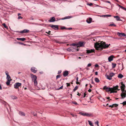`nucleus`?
Returning a JSON list of instances; mask_svg holds the SVG:
<instances>
[{"mask_svg": "<svg viewBox=\"0 0 126 126\" xmlns=\"http://www.w3.org/2000/svg\"><path fill=\"white\" fill-rule=\"evenodd\" d=\"M105 2H107V3H110V1H107V0L106 1H105Z\"/></svg>", "mask_w": 126, "mask_h": 126, "instance_id": "55", "label": "nucleus"}, {"mask_svg": "<svg viewBox=\"0 0 126 126\" xmlns=\"http://www.w3.org/2000/svg\"><path fill=\"white\" fill-rule=\"evenodd\" d=\"M17 43H18L20 45H23L24 46H25L26 45L25 44L21 42H17Z\"/></svg>", "mask_w": 126, "mask_h": 126, "instance_id": "37", "label": "nucleus"}, {"mask_svg": "<svg viewBox=\"0 0 126 126\" xmlns=\"http://www.w3.org/2000/svg\"><path fill=\"white\" fill-rule=\"evenodd\" d=\"M61 71H58V74H59L60 73H61Z\"/></svg>", "mask_w": 126, "mask_h": 126, "instance_id": "58", "label": "nucleus"}, {"mask_svg": "<svg viewBox=\"0 0 126 126\" xmlns=\"http://www.w3.org/2000/svg\"><path fill=\"white\" fill-rule=\"evenodd\" d=\"M118 85L114 86L113 88L107 87L106 86H105L103 87V89L105 90L107 92H110V93H116L117 91L116 90L118 89Z\"/></svg>", "mask_w": 126, "mask_h": 126, "instance_id": "2", "label": "nucleus"}, {"mask_svg": "<svg viewBox=\"0 0 126 126\" xmlns=\"http://www.w3.org/2000/svg\"><path fill=\"white\" fill-rule=\"evenodd\" d=\"M92 19L91 18H89L86 21L88 23H90L91 22Z\"/></svg>", "mask_w": 126, "mask_h": 126, "instance_id": "21", "label": "nucleus"}, {"mask_svg": "<svg viewBox=\"0 0 126 126\" xmlns=\"http://www.w3.org/2000/svg\"><path fill=\"white\" fill-rule=\"evenodd\" d=\"M78 88V86H76L75 88L73 89V91L74 92H75L76 90H77Z\"/></svg>", "mask_w": 126, "mask_h": 126, "instance_id": "29", "label": "nucleus"}, {"mask_svg": "<svg viewBox=\"0 0 126 126\" xmlns=\"http://www.w3.org/2000/svg\"><path fill=\"white\" fill-rule=\"evenodd\" d=\"M29 31V30L27 29H24L22 31H21L20 32L21 33H27Z\"/></svg>", "mask_w": 126, "mask_h": 126, "instance_id": "10", "label": "nucleus"}, {"mask_svg": "<svg viewBox=\"0 0 126 126\" xmlns=\"http://www.w3.org/2000/svg\"><path fill=\"white\" fill-rule=\"evenodd\" d=\"M68 74L69 73L68 71L66 70L64 72L63 75L64 77H65L68 76Z\"/></svg>", "mask_w": 126, "mask_h": 126, "instance_id": "9", "label": "nucleus"}, {"mask_svg": "<svg viewBox=\"0 0 126 126\" xmlns=\"http://www.w3.org/2000/svg\"><path fill=\"white\" fill-rule=\"evenodd\" d=\"M95 67H97L99 66V65L97 64H96L95 65Z\"/></svg>", "mask_w": 126, "mask_h": 126, "instance_id": "51", "label": "nucleus"}, {"mask_svg": "<svg viewBox=\"0 0 126 126\" xmlns=\"http://www.w3.org/2000/svg\"><path fill=\"white\" fill-rule=\"evenodd\" d=\"M74 48L73 47H71L68 48L67 50L69 51H74Z\"/></svg>", "mask_w": 126, "mask_h": 126, "instance_id": "11", "label": "nucleus"}, {"mask_svg": "<svg viewBox=\"0 0 126 126\" xmlns=\"http://www.w3.org/2000/svg\"><path fill=\"white\" fill-rule=\"evenodd\" d=\"M87 53H90L92 52H94V49H92L91 50H86Z\"/></svg>", "mask_w": 126, "mask_h": 126, "instance_id": "12", "label": "nucleus"}, {"mask_svg": "<svg viewBox=\"0 0 126 126\" xmlns=\"http://www.w3.org/2000/svg\"><path fill=\"white\" fill-rule=\"evenodd\" d=\"M22 17H21V16H18V19H22Z\"/></svg>", "mask_w": 126, "mask_h": 126, "instance_id": "47", "label": "nucleus"}, {"mask_svg": "<svg viewBox=\"0 0 126 126\" xmlns=\"http://www.w3.org/2000/svg\"><path fill=\"white\" fill-rule=\"evenodd\" d=\"M31 70L34 73H36L37 71V69L34 67H32L31 68Z\"/></svg>", "mask_w": 126, "mask_h": 126, "instance_id": "8", "label": "nucleus"}, {"mask_svg": "<svg viewBox=\"0 0 126 126\" xmlns=\"http://www.w3.org/2000/svg\"><path fill=\"white\" fill-rule=\"evenodd\" d=\"M21 83L17 82L16 83V89L18 88L19 87H21Z\"/></svg>", "mask_w": 126, "mask_h": 126, "instance_id": "16", "label": "nucleus"}, {"mask_svg": "<svg viewBox=\"0 0 126 126\" xmlns=\"http://www.w3.org/2000/svg\"><path fill=\"white\" fill-rule=\"evenodd\" d=\"M18 113L19 115L21 116H25V115L24 112L22 111H19Z\"/></svg>", "mask_w": 126, "mask_h": 126, "instance_id": "19", "label": "nucleus"}, {"mask_svg": "<svg viewBox=\"0 0 126 126\" xmlns=\"http://www.w3.org/2000/svg\"><path fill=\"white\" fill-rule=\"evenodd\" d=\"M91 65V63H89L87 65V66L88 67H89Z\"/></svg>", "mask_w": 126, "mask_h": 126, "instance_id": "50", "label": "nucleus"}, {"mask_svg": "<svg viewBox=\"0 0 126 126\" xmlns=\"http://www.w3.org/2000/svg\"><path fill=\"white\" fill-rule=\"evenodd\" d=\"M115 74L113 73H110L109 74V75L110 76V77L112 78V77L114 76L115 75Z\"/></svg>", "mask_w": 126, "mask_h": 126, "instance_id": "24", "label": "nucleus"}, {"mask_svg": "<svg viewBox=\"0 0 126 126\" xmlns=\"http://www.w3.org/2000/svg\"><path fill=\"white\" fill-rule=\"evenodd\" d=\"M79 114L83 116H85L88 117L92 116V114L91 113H82L81 112H79Z\"/></svg>", "mask_w": 126, "mask_h": 126, "instance_id": "4", "label": "nucleus"}, {"mask_svg": "<svg viewBox=\"0 0 126 126\" xmlns=\"http://www.w3.org/2000/svg\"><path fill=\"white\" fill-rule=\"evenodd\" d=\"M30 76L32 78V81H33L36 80L37 77L36 76L33 75L32 74H31Z\"/></svg>", "mask_w": 126, "mask_h": 126, "instance_id": "6", "label": "nucleus"}, {"mask_svg": "<svg viewBox=\"0 0 126 126\" xmlns=\"http://www.w3.org/2000/svg\"><path fill=\"white\" fill-rule=\"evenodd\" d=\"M83 42H79L78 44V46H77V47L78 48V47H80L83 46Z\"/></svg>", "mask_w": 126, "mask_h": 126, "instance_id": "17", "label": "nucleus"}, {"mask_svg": "<svg viewBox=\"0 0 126 126\" xmlns=\"http://www.w3.org/2000/svg\"><path fill=\"white\" fill-rule=\"evenodd\" d=\"M61 77V76L60 75H57L56 76V79H57L58 78H60Z\"/></svg>", "mask_w": 126, "mask_h": 126, "instance_id": "39", "label": "nucleus"}, {"mask_svg": "<svg viewBox=\"0 0 126 126\" xmlns=\"http://www.w3.org/2000/svg\"><path fill=\"white\" fill-rule=\"evenodd\" d=\"M11 81V80H7V82H6V85L8 86L10 84V81Z\"/></svg>", "mask_w": 126, "mask_h": 126, "instance_id": "30", "label": "nucleus"}, {"mask_svg": "<svg viewBox=\"0 0 126 126\" xmlns=\"http://www.w3.org/2000/svg\"><path fill=\"white\" fill-rule=\"evenodd\" d=\"M87 5H89L90 6H91L93 5V4L92 3H91L90 4L89 3H87Z\"/></svg>", "mask_w": 126, "mask_h": 126, "instance_id": "41", "label": "nucleus"}, {"mask_svg": "<svg viewBox=\"0 0 126 126\" xmlns=\"http://www.w3.org/2000/svg\"><path fill=\"white\" fill-rule=\"evenodd\" d=\"M95 80L96 82L97 83L99 82L100 81L99 79L97 78H95Z\"/></svg>", "mask_w": 126, "mask_h": 126, "instance_id": "26", "label": "nucleus"}, {"mask_svg": "<svg viewBox=\"0 0 126 126\" xmlns=\"http://www.w3.org/2000/svg\"><path fill=\"white\" fill-rule=\"evenodd\" d=\"M106 77H107V78L109 79V80H111L112 79V78L110 77V76L109 75H107L106 76Z\"/></svg>", "mask_w": 126, "mask_h": 126, "instance_id": "27", "label": "nucleus"}, {"mask_svg": "<svg viewBox=\"0 0 126 126\" xmlns=\"http://www.w3.org/2000/svg\"><path fill=\"white\" fill-rule=\"evenodd\" d=\"M104 16H107V17H110L111 16L110 15H104Z\"/></svg>", "mask_w": 126, "mask_h": 126, "instance_id": "43", "label": "nucleus"}, {"mask_svg": "<svg viewBox=\"0 0 126 126\" xmlns=\"http://www.w3.org/2000/svg\"><path fill=\"white\" fill-rule=\"evenodd\" d=\"M11 98L13 99H15L16 98V97L15 96H14L12 95V96H11Z\"/></svg>", "mask_w": 126, "mask_h": 126, "instance_id": "42", "label": "nucleus"}, {"mask_svg": "<svg viewBox=\"0 0 126 126\" xmlns=\"http://www.w3.org/2000/svg\"><path fill=\"white\" fill-rule=\"evenodd\" d=\"M71 45H72V46H76V45L75 44H73Z\"/></svg>", "mask_w": 126, "mask_h": 126, "instance_id": "57", "label": "nucleus"}, {"mask_svg": "<svg viewBox=\"0 0 126 126\" xmlns=\"http://www.w3.org/2000/svg\"><path fill=\"white\" fill-rule=\"evenodd\" d=\"M75 49L77 51H78L79 50V49L78 48Z\"/></svg>", "mask_w": 126, "mask_h": 126, "instance_id": "64", "label": "nucleus"}, {"mask_svg": "<svg viewBox=\"0 0 126 126\" xmlns=\"http://www.w3.org/2000/svg\"><path fill=\"white\" fill-rule=\"evenodd\" d=\"M68 29V30H71L72 29V28H67V29Z\"/></svg>", "mask_w": 126, "mask_h": 126, "instance_id": "62", "label": "nucleus"}, {"mask_svg": "<svg viewBox=\"0 0 126 126\" xmlns=\"http://www.w3.org/2000/svg\"><path fill=\"white\" fill-rule=\"evenodd\" d=\"M88 91L89 92H91L92 91V90L91 89H89L88 90Z\"/></svg>", "mask_w": 126, "mask_h": 126, "instance_id": "54", "label": "nucleus"}, {"mask_svg": "<svg viewBox=\"0 0 126 126\" xmlns=\"http://www.w3.org/2000/svg\"><path fill=\"white\" fill-rule=\"evenodd\" d=\"M118 77L120 79H121L123 77V76L122 74H120L118 75Z\"/></svg>", "mask_w": 126, "mask_h": 126, "instance_id": "23", "label": "nucleus"}, {"mask_svg": "<svg viewBox=\"0 0 126 126\" xmlns=\"http://www.w3.org/2000/svg\"><path fill=\"white\" fill-rule=\"evenodd\" d=\"M121 104H123L124 106L126 105V103H122Z\"/></svg>", "mask_w": 126, "mask_h": 126, "instance_id": "56", "label": "nucleus"}, {"mask_svg": "<svg viewBox=\"0 0 126 126\" xmlns=\"http://www.w3.org/2000/svg\"><path fill=\"white\" fill-rule=\"evenodd\" d=\"M70 114L73 117H74L75 116V115L73 114H72V113H71Z\"/></svg>", "mask_w": 126, "mask_h": 126, "instance_id": "59", "label": "nucleus"}, {"mask_svg": "<svg viewBox=\"0 0 126 126\" xmlns=\"http://www.w3.org/2000/svg\"><path fill=\"white\" fill-rule=\"evenodd\" d=\"M117 5L119 7H120L122 9H124V10H125V8L123 7L122 6H121V5H119L118 4H117Z\"/></svg>", "mask_w": 126, "mask_h": 126, "instance_id": "32", "label": "nucleus"}, {"mask_svg": "<svg viewBox=\"0 0 126 126\" xmlns=\"http://www.w3.org/2000/svg\"><path fill=\"white\" fill-rule=\"evenodd\" d=\"M98 123L99 122L98 121H97L96 122H95V124H96L97 126H99Z\"/></svg>", "mask_w": 126, "mask_h": 126, "instance_id": "36", "label": "nucleus"}, {"mask_svg": "<svg viewBox=\"0 0 126 126\" xmlns=\"http://www.w3.org/2000/svg\"><path fill=\"white\" fill-rule=\"evenodd\" d=\"M55 41V42L56 43H59L60 44H64V43H65L64 42L60 41H58L57 40H56Z\"/></svg>", "mask_w": 126, "mask_h": 126, "instance_id": "20", "label": "nucleus"}, {"mask_svg": "<svg viewBox=\"0 0 126 126\" xmlns=\"http://www.w3.org/2000/svg\"><path fill=\"white\" fill-rule=\"evenodd\" d=\"M63 87V86L62 85L58 89H57V90H60L61 89H62Z\"/></svg>", "mask_w": 126, "mask_h": 126, "instance_id": "40", "label": "nucleus"}, {"mask_svg": "<svg viewBox=\"0 0 126 126\" xmlns=\"http://www.w3.org/2000/svg\"><path fill=\"white\" fill-rule=\"evenodd\" d=\"M86 95V94L85 93H84V95L83 97H84Z\"/></svg>", "mask_w": 126, "mask_h": 126, "instance_id": "63", "label": "nucleus"}, {"mask_svg": "<svg viewBox=\"0 0 126 126\" xmlns=\"http://www.w3.org/2000/svg\"><path fill=\"white\" fill-rule=\"evenodd\" d=\"M113 55L110 56L108 58V60L109 62H111L113 60Z\"/></svg>", "mask_w": 126, "mask_h": 126, "instance_id": "14", "label": "nucleus"}, {"mask_svg": "<svg viewBox=\"0 0 126 126\" xmlns=\"http://www.w3.org/2000/svg\"><path fill=\"white\" fill-rule=\"evenodd\" d=\"M61 29L62 30H63L64 29H66L65 27H61Z\"/></svg>", "mask_w": 126, "mask_h": 126, "instance_id": "48", "label": "nucleus"}, {"mask_svg": "<svg viewBox=\"0 0 126 126\" xmlns=\"http://www.w3.org/2000/svg\"><path fill=\"white\" fill-rule=\"evenodd\" d=\"M121 89L122 91V93L121 95L122 98H125L126 95V90H125V85L123 83V82H121Z\"/></svg>", "mask_w": 126, "mask_h": 126, "instance_id": "3", "label": "nucleus"}, {"mask_svg": "<svg viewBox=\"0 0 126 126\" xmlns=\"http://www.w3.org/2000/svg\"><path fill=\"white\" fill-rule=\"evenodd\" d=\"M2 25L4 26L5 28L6 29H8V27L6 26L5 24V23H3L2 24Z\"/></svg>", "mask_w": 126, "mask_h": 126, "instance_id": "35", "label": "nucleus"}, {"mask_svg": "<svg viewBox=\"0 0 126 126\" xmlns=\"http://www.w3.org/2000/svg\"><path fill=\"white\" fill-rule=\"evenodd\" d=\"M112 68H114L115 67H116V64L113 63H112Z\"/></svg>", "mask_w": 126, "mask_h": 126, "instance_id": "33", "label": "nucleus"}, {"mask_svg": "<svg viewBox=\"0 0 126 126\" xmlns=\"http://www.w3.org/2000/svg\"><path fill=\"white\" fill-rule=\"evenodd\" d=\"M107 99H109V100H108V101H110V100H111V99H110V97H108L107 98Z\"/></svg>", "mask_w": 126, "mask_h": 126, "instance_id": "46", "label": "nucleus"}, {"mask_svg": "<svg viewBox=\"0 0 126 126\" xmlns=\"http://www.w3.org/2000/svg\"><path fill=\"white\" fill-rule=\"evenodd\" d=\"M110 26H114V27H115L116 26V25L115 24H111L110 25Z\"/></svg>", "mask_w": 126, "mask_h": 126, "instance_id": "38", "label": "nucleus"}, {"mask_svg": "<svg viewBox=\"0 0 126 126\" xmlns=\"http://www.w3.org/2000/svg\"><path fill=\"white\" fill-rule=\"evenodd\" d=\"M71 17L70 16H68L67 17H64V18H62L61 19L62 20H63L65 19H68V18H71Z\"/></svg>", "mask_w": 126, "mask_h": 126, "instance_id": "31", "label": "nucleus"}, {"mask_svg": "<svg viewBox=\"0 0 126 126\" xmlns=\"http://www.w3.org/2000/svg\"><path fill=\"white\" fill-rule=\"evenodd\" d=\"M66 84H67V87L70 86V83H66Z\"/></svg>", "mask_w": 126, "mask_h": 126, "instance_id": "44", "label": "nucleus"}, {"mask_svg": "<svg viewBox=\"0 0 126 126\" xmlns=\"http://www.w3.org/2000/svg\"><path fill=\"white\" fill-rule=\"evenodd\" d=\"M49 26L54 30H57L58 29V26L57 25H50Z\"/></svg>", "mask_w": 126, "mask_h": 126, "instance_id": "5", "label": "nucleus"}, {"mask_svg": "<svg viewBox=\"0 0 126 126\" xmlns=\"http://www.w3.org/2000/svg\"><path fill=\"white\" fill-rule=\"evenodd\" d=\"M17 40H21L22 41H24L26 39V38H16Z\"/></svg>", "mask_w": 126, "mask_h": 126, "instance_id": "18", "label": "nucleus"}, {"mask_svg": "<svg viewBox=\"0 0 126 126\" xmlns=\"http://www.w3.org/2000/svg\"><path fill=\"white\" fill-rule=\"evenodd\" d=\"M6 79L7 80H12L11 79L9 75H8L7 76Z\"/></svg>", "mask_w": 126, "mask_h": 126, "instance_id": "25", "label": "nucleus"}, {"mask_svg": "<svg viewBox=\"0 0 126 126\" xmlns=\"http://www.w3.org/2000/svg\"><path fill=\"white\" fill-rule=\"evenodd\" d=\"M95 74L96 75H98V72H96L95 73Z\"/></svg>", "mask_w": 126, "mask_h": 126, "instance_id": "61", "label": "nucleus"}, {"mask_svg": "<svg viewBox=\"0 0 126 126\" xmlns=\"http://www.w3.org/2000/svg\"><path fill=\"white\" fill-rule=\"evenodd\" d=\"M6 103V104H5V106H8L9 107V105H8L7 103Z\"/></svg>", "mask_w": 126, "mask_h": 126, "instance_id": "52", "label": "nucleus"}, {"mask_svg": "<svg viewBox=\"0 0 126 126\" xmlns=\"http://www.w3.org/2000/svg\"><path fill=\"white\" fill-rule=\"evenodd\" d=\"M88 122L89 123V125H90L91 126H94L93 125V124L92 123L91 121L88 120Z\"/></svg>", "mask_w": 126, "mask_h": 126, "instance_id": "28", "label": "nucleus"}, {"mask_svg": "<svg viewBox=\"0 0 126 126\" xmlns=\"http://www.w3.org/2000/svg\"><path fill=\"white\" fill-rule=\"evenodd\" d=\"M110 44L108 45L106 44L105 42H101L100 43L96 42L95 44L94 45V47L97 50L100 51L103 49V48H106L109 47Z\"/></svg>", "mask_w": 126, "mask_h": 126, "instance_id": "1", "label": "nucleus"}, {"mask_svg": "<svg viewBox=\"0 0 126 126\" xmlns=\"http://www.w3.org/2000/svg\"><path fill=\"white\" fill-rule=\"evenodd\" d=\"M118 106L117 104H113L112 105H110L109 106V107L111 108H112L113 107H117Z\"/></svg>", "mask_w": 126, "mask_h": 126, "instance_id": "15", "label": "nucleus"}, {"mask_svg": "<svg viewBox=\"0 0 126 126\" xmlns=\"http://www.w3.org/2000/svg\"><path fill=\"white\" fill-rule=\"evenodd\" d=\"M5 74H6V75L7 76L8 75H9L8 72L7 71H6Z\"/></svg>", "mask_w": 126, "mask_h": 126, "instance_id": "45", "label": "nucleus"}, {"mask_svg": "<svg viewBox=\"0 0 126 126\" xmlns=\"http://www.w3.org/2000/svg\"><path fill=\"white\" fill-rule=\"evenodd\" d=\"M55 21V18L54 17H51L50 19L48 20L49 22H53Z\"/></svg>", "mask_w": 126, "mask_h": 126, "instance_id": "13", "label": "nucleus"}, {"mask_svg": "<svg viewBox=\"0 0 126 126\" xmlns=\"http://www.w3.org/2000/svg\"><path fill=\"white\" fill-rule=\"evenodd\" d=\"M114 18H116L117 21H121L120 17L118 16H114Z\"/></svg>", "mask_w": 126, "mask_h": 126, "instance_id": "22", "label": "nucleus"}, {"mask_svg": "<svg viewBox=\"0 0 126 126\" xmlns=\"http://www.w3.org/2000/svg\"><path fill=\"white\" fill-rule=\"evenodd\" d=\"M33 81H34V85H37V82L36 80H34Z\"/></svg>", "mask_w": 126, "mask_h": 126, "instance_id": "34", "label": "nucleus"}, {"mask_svg": "<svg viewBox=\"0 0 126 126\" xmlns=\"http://www.w3.org/2000/svg\"><path fill=\"white\" fill-rule=\"evenodd\" d=\"M117 34L119 35V36L121 37L122 36H126V34L124 33H120L119 32H118L117 33Z\"/></svg>", "mask_w": 126, "mask_h": 126, "instance_id": "7", "label": "nucleus"}, {"mask_svg": "<svg viewBox=\"0 0 126 126\" xmlns=\"http://www.w3.org/2000/svg\"><path fill=\"white\" fill-rule=\"evenodd\" d=\"M81 95L80 94H79V93L78 92V94H77V95H78L79 96H80V95Z\"/></svg>", "mask_w": 126, "mask_h": 126, "instance_id": "60", "label": "nucleus"}, {"mask_svg": "<svg viewBox=\"0 0 126 126\" xmlns=\"http://www.w3.org/2000/svg\"><path fill=\"white\" fill-rule=\"evenodd\" d=\"M51 32V31H49L48 32H46V33H47L48 34H50V33Z\"/></svg>", "mask_w": 126, "mask_h": 126, "instance_id": "49", "label": "nucleus"}, {"mask_svg": "<svg viewBox=\"0 0 126 126\" xmlns=\"http://www.w3.org/2000/svg\"><path fill=\"white\" fill-rule=\"evenodd\" d=\"M76 84H80V83L78 82V81H77L76 82Z\"/></svg>", "mask_w": 126, "mask_h": 126, "instance_id": "53", "label": "nucleus"}]
</instances>
